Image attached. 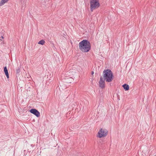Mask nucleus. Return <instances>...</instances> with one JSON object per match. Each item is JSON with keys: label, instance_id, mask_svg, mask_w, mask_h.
Returning a JSON list of instances; mask_svg holds the SVG:
<instances>
[{"label": "nucleus", "instance_id": "f257e3e1", "mask_svg": "<svg viewBox=\"0 0 156 156\" xmlns=\"http://www.w3.org/2000/svg\"><path fill=\"white\" fill-rule=\"evenodd\" d=\"M79 48L83 52H87L91 48L90 43L87 40H83L79 43Z\"/></svg>", "mask_w": 156, "mask_h": 156}, {"label": "nucleus", "instance_id": "f03ea898", "mask_svg": "<svg viewBox=\"0 0 156 156\" xmlns=\"http://www.w3.org/2000/svg\"><path fill=\"white\" fill-rule=\"evenodd\" d=\"M103 76L105 80L107 82H111L113 79V75L112 71L109 69L105 70L103 72Z\"/></svg>", "mask_w": 156, "mask_h": 156}, {"label": "nucleus", "instance_id": "7ed1b4c3", "mask_svg": "<svg viewBox=\"0 0 156 156\" xmlns=\"http://www.w3.org/2000/svg\"><path fill=\"white\" fill-rule=\"evenodd\" d=\"M90 10L91 12L98 9L100 6L98 0H90Z\"/></svg>", "mask_w": 156, "mask_h": 156}, {"label": "nucleus", "instance_id": "20e7f679", "mask_svg": "<svg viewBox=\"0 0 156 156\" xmlns=\"http://www.w3.org/2000/svg\"><path fill=\"white\" fill-rule=\"evenodd\" d=\"M108 133V130L105 129L101 128L99 131L97 137L99 138H102L105 137Z\"/></svg>", "mask_w": 156, "mask_h": 156}, {"label": "nucleus", "instance_id": "39448f33", "mask_svg": "<svg viewBox=\"0 0 156 156\" xmlns=\"http://www.w3.org/2000/svg\"><path fill=\"white\" fill-rule=\"evenodd\" d=\"M99 86L100 87L102 88H104L105 87V80L103 79L102 76H101L100 79V80L99 82Z\"/></svg>", "mask_w": 156, "mask_h": 156}, {"label": "nucleus", "instance_id": "423d86ee", "mask_svg": "<svg viewBox=\"0 0 156 156\" xmlns=\"http://www.w3.org/2000/svg\"><path fill=\"white\" fill-rule=\"evenodd\" d=\"M30 113L34 114L37 117H39L40 116V112L35 109H31L30 110Z\"/></svg>", "mask_w": 156, "mask_h": 156}, {"label": "nucleus", "instance_id": "0eeeda50", "mask_svg": "<svg viewBox=\"0 0 156 156\" xmlns=\"http://www.w3.org/2000/svg\"><path fill=\"white\" fill-rule=\"evenodd\" d=\"M4 71L5 74V75L7 78H9V74L8 72V69L7 67L5 66L4 67Z\"/></svg>", "mask_w": 156, "mask_h": 156}, {"label": "nucleus", "instance_id": "6e6552de", "mask_svg": "<svg viewBox=\"0 0 156 156\" xmlns=\"http://www.w3.org/2000/svg\"><path fill=\"white\" fill-rule=\"evenodd\" d=\"M122 87H123L124 89L125 90H129V86L126 84H123V85H122Z\"/></svg>", "mask_w": 156, "mask_h": 156}, {"label": "nucleus", "instance_id": "1a4fd4ad", "mask_svg": "<svg viewBox=\"0 0 156 156\" xmlns=\"http://www.w3.org/2000/svg\"><path fill=\"white\" fill-rule=\"evenodd\" d=\"M9 0H2L0 2V6L3 5L5 3L7 2Z\"/></svg>", "mask_w": 156, "mask_h": 156}, {"label": "nucleus", "instance_id": "9d476101", "mask_svg": "<svg viewBox=\"0 0 156 156\" xmlns=\"http://www.w3.org/2000/svg\"><path fill=\"white\" fill-rule=\"evenodd\" d=\"M4 37L3 36H2L1 37H0V44H4L3 41Z\"/></svg>", "mask_w": 156, "mask_h": 156}, {"label": "nucleus", "instance_id": "9b49d317", "mask_svg": "<svg viewBox=\"0 0 156 156\" xmlns=\"http://www.w3.org/2000/svg\"><path fill=\"white\" fill-rule=\"evenodd\" d=\"M45 43V41L43 40H42L40 41H39L38 42V44H41L42 45H44Z\"/></svg>", "mask_w": 156, "mask_h": 156}, {"label": "nucleus", "instance_id": "f8f14e48", "mask_svg": "<svg viewBox=\"0 0 156 156\" xmlns=\"http://www.w3.org/2000/svg\"><path fill=\"white\" fill-rule=\"evenodd\" d=\"M20 68H18V69H16V73H20Z\"/></svg>", "mask_w": 156, "mask_h": 156}, {"label": "nucleus", "instance_id": "ddd939ff", "mask_svg": "<svg viewBox=\"0 0 156 156\" xmlns=\"http://www.w3.org/2000/svg\"><path fill=\"white\" fill-rule=\"evenodd\" d=\"M34 146V145H33V144H31V146L32 147H33Z\"/></svg>", "mask_w": 156, "mask_h": 156}, {"label": "nucleus", "instance_id": "4468645a", "mask_svg": "<svg viewBox=\"0 0 156 156\" xmlns=\"http://www.w3.org/2000/svg\"><path fill=\"white\" fill-rule=\"evenodd\" d=\"M94 74V72L93 71H92L91 72V74L92 75H93V74Z\"/></svg>", "mask_w": 156, "mask_h": 156}]
</instances>
